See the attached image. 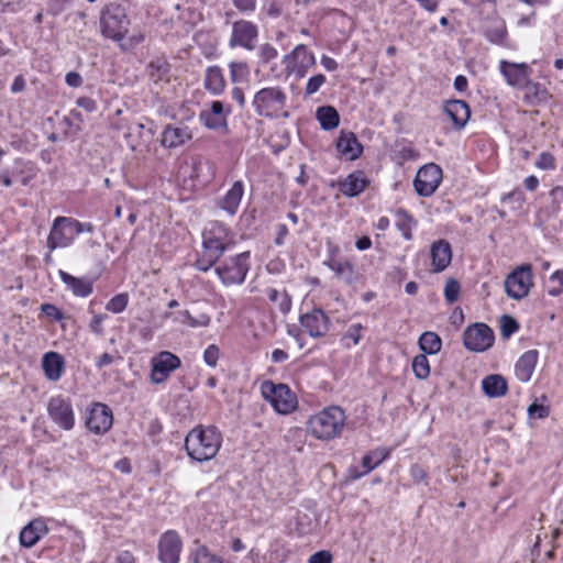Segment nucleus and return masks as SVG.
Wrapping results in <instances>:
<instances>
[{
	"instance_id": "nucleus-55",
	"label": "nucleus",
	"mask_w": 563,
	"mask_h": 563,
	"mask_svg": "<svg viewBox=\"0 0 563 563\" xmlns=\"http://www.w3.org/2000/svg\"><path fill=\"white\" fill-rule=\"evenodd\" d=\"M69 222L73 227V231H74V234H75V238L78 235V234H81V233H92L95 231V227L92 223L90 222H80L74 218H69Z\"/></svg>"
},
{
	"instance_id": "nucleus-1",
	"label": "nucleus",
	"mask_w": 563,
	"mask_h": 563,
	"mask_svg": "<svg viewBox=\"0 0 563 563\" xmlns=\"http://www.w3.org/2000/svg\"><path fill=\"white\" fill-rule=\"evenodd\" d=\"M188 457L198 463L211 461L222 445V434L213 426L198 424L185 438Z\"/></svg>"
},
{
	"instance_id": "nucleus-57",
	"label": "nucleus",
	"mask_w": 563,
	"mask_h": 563,
	"mask_svg": "<svg viewBox=\"0 0 563 563\" xmlns=\"http://www.w3.org/2000/svg\"><path fill=\"white\" fill-rule=\"evenodd\" d=\"M550 198L553 205V212L563 210V187L559 186L551 190Z\"/></svg>"
},
{
	"instance_id": "nucleus-7",
	"label": "nucleus",
	"mask_w": 563,
	"mask_h": 563,
	"mask_svg": "<svg viewBox=\"0 0 563 563\" xmlns=\"http://www.w3.org/2000/svg\"><path fill=\"white\" fill-rule=\"evenodd\" d=\"M250 269V252L232 256L216 267V273L224 285L242 284Z\"/></svg>"
},
{
	"instance_id": "nucleus-30",
	"label": "nucleus",
	"mask_w": 563,
	"mask_h": 563,
	"mask_svg": "<svg viewBox=\"0 0 563 563\" xmlns=\"http://www.w3.org/2000/svg\"><path fill=\"white\" fill-rule=\"evenodd\" d=\"M205 88L213 96H220L225 89V79L219 66H209L203 79Z\"/></svg>"
},
{
	"instance_id": "nucleus-50",
	"label": "nucleus",
	"mask_w": 563,
	"mask_h": 563,
	"mask_svg": "<svg viewBox=\"0 0 563 563\" xmlns=\"http://www.w3.org/2000/svg\"><path fill=\"white\" fill-rule=\"evenodd\" d=\"M536 167L543 169V170L554 169L555 168L554 156L549 152H542L536 161Z\"/></svg>"
},
{
	"instance_id": "nucleus-27",
	"label": "nucleus",
	"mask_w": 563,
	"mask_h": 563,
	"mask_svg": "<svg viewBox=\"0 0 563 563\" xmlns=\"http://www.w3.org/2000/svg\"><path fill=\"white\" fill-rule=\"evenodd\" d=\"M537 362H538V351L537 350H529V351L525 352L516 363V366H515L516 377L522 383L529 382L534 372Z\"/></svg>"
},
{
	"instance_id": "nucleus-38",
	"label": "nucleus",
	"mask_w": 563,
	"mask_h": 563,
	"mask_svg": "<svg viewBox=\"0 0 563 563\" xmlns=\"http://www.w3.org/2000/svg\"><path fill=\"white\" fill-rule=\"evenodd\" d=\"M194 563H229L221 555L212 552L207 545L198 544L190 553Z\"/></svg>"
},
{
	"instance_id": "nucleus-22",
	"label": "nucleus",
	"mask_w": 563,
	"mask_h": 563,
	"mask_svg": "<svg viewBox=\"0 0 563 563\" xmlns=\"http://www.w3.org/2000/svg\"><path fill=\"white\" fill-rule=\"evenodd\" d=\"M324 264L335 274L336 278L346 285H353L358 279V274L349 260H340L332 255Z\"/></svg>"
},
{
	"instance_id": "nucleus-24",
	"label": "nucleus",
	"mask_w": 563,
	"mask_h": 563,
	"mask_svg": "<svg viewBox=\"0 0 563 563\" xmlns=\"http://www.w3.org/2000/svg\"><path fill=\"white\" fill-rule=\"evenodd\" d=\"M336 150L349 161H354L361 156L363 146L353 132L341 131L336 141Z\"/></svg>"
},
{
	"instance_id": "nucleus-63",
	"label": "nucleus",
	"mask_w": 563,
	"mask_h": 563,
	"mask_svg": "<svg viewBox=\"0 0 563 563\" xmlns=\"http://www.w3.org/2000/svg\"><path fill=\"white\" fill-rule=\"evenodd\" d=\"M77 106L85 109L87 112L97 110V102L89 97H81L77 100Z\"/></svg>"
},
{
	"instance_id": "nucleus-6",
	"label": "nucleus",
	"mask_w": 563,
	"mask_h": 563,
	"mask_svg": "<svg viewBox=\"0 0 563 563\" xmlns=\"http://www.w3.org/2000/svg\"><path fill=\"white\" fill-rule=\"evenodd\" d=\"M261 394L278 413H289L297 407L296 396L285 384L265 380L261 384Z\"/></svg>"
},
{
	"instance_id": "nucleus-53",
	"label": "nucleus",
	"mask_w": 563,
	"mask_h": 563,
	"mask_svg": "<svg viewBox=\"0 0 563 563\" xmlns=\"http://www.w3.org/2000/svg\"><path fill=\"white\" fill-rule=\"evenodd\" d=\"M550 280L558 285L549 289V295L552 297L561 295L563 292V269L555 271L551 275Z\"/></svg>"
},
{
	"instance_id": "nucleus-64",
	"label": "nucleus",
	"mask_w": 563,
	"mask_h": 563,
	"mask_svg": "<svg viewBox=\"0 0 563 563\" xmlns=\"http://www.w3.org/2000/svg\"><path fill=\"white\" fill-rule=\"evenodd\" d=\"M363 325L361 323H354L350 325L347 330V336L353 340V343L356 345L361 340V331Z\"/></svg>"
},
{
	"instance_id": "nucleus-26",
	"label": "nucleus",
	"mask_w": 563,
	"mask_h": 563,
	"mask_svg": "<svg viewBox=\"0 0 563 563\" xmlns=\"http://www.w3.org/2000/svg\"><path fill=\"white\" fill-rule=\"evenodd\" d=\"M445 113L450 117L455 129L465 126L471 117L468 104L463 100H450L444 106Z\"/></svg>"
},
{
	"instance_id": "nucleus-45",
	"label": "nucleus",
	"mask_w": 563,
	"mask_h": 563,
	"mask_svg": "<svg viewBox=\"0 0 563 563\" xmlns=\"http://www.w3.org/2000/svg\"><path fill=\"white\" fill-rule=\"evenodd\" d=\"M412 371L419 379H424L430 375V364L426 354H419L413 357Z\"/></svg>"
},
{
	"instance_id": "nucleus-3",
	"label": "nucleus",
	"mask_w": 563,
	"mask_h": 563,
	"mask_svg": "<svg viewBox=\"0 0 563 563\" xmlns=\"http://www.w3.org/2000/svg\"><path fill=\"white\" fill-rule=\"evenodd\" d=\"M345 419V413L340 407L330 406L310 417L308 429L317 439L331 440L340 435Z\"/></svg>"
},
{
	"instance_id": "nucleus-21",
	"label": "nucleus",
	"mask_w": 563,
	"mask_h": 563,
	"mask_svg": "<svg viewBox=\"0 0 563 563\" xmlns=\"http://www.w3.org/2000/svg\"><path fill=\"white\" fill-rule=\"evenodd\" d=\"M231 110L224 109L221 101H212L209 109L200 112L199 119L202 124L212 130L221 129L227 126V118Z\"/></svg>"
},
{
	"instance_id": "nucleus-18",
	"label": "nucleus",
	"mask_w": 563,
	"mask_h": 563,
	"mask_svg": "<svg viewBox=\"0 0 563 563\" xmlns=\"http://www.w3.org/2000/svg\"><path fill=\"white\" fill-rule=\"evenodd\" d=\"M113 422L111 409L104 404H95L87 418V428L97 434L107 432Z\"/></svg>"
},
{
	"instance_id": "nucleus-13",
	"label": "nucleus",
	"mask_w": 563,
	"mask_h": 563,
	"mask_svg": "<svg viewBox=\"0 0 563 563\" xmlns=\"http://www.w3.org/2000/svg\"><path fill=\"white\" fill-rule=\"evenodd\" d=\"M75 240L73 227L67 217H57L52 224L46 246L53 252L57 247H67Z\"/></svg>"
},
{
	"instance_id": "nucleus-51",
	"label": "nucleus",
	"mask_w": 563,
	"mask_h": 563,
	"mask_svg": "<svg viewBox=\"0 0 563 563\" xmlns=\"http://www.w3.org/2000/svg\"><path fill=\"white\" fill-rule=\"evenodd\" d=\"M519 329L517 321L510 316H504L501 318L500 332L505 338H509Z\"/></svg>"
},
{
	"instance_id": "nucleus-37",
	"label": "nucleus",
	"mask_w": 563,
	"mask_h": 563,
	"mask_svg": "<svg viewBox=\"0 0 563 563\" xmlns=\"http://www.w3.org/2000/svg\"><path fill=\"white\" fill-rule=\"evenodd\" d=\"M485 394L492 398L501 397L507 393V382L501 375H489L482 380Z\"/></svg>"
},
{
	"instance_id": "nucleus-12",
	"label": "nucleus",
	"mask_w": 563,
	"mask_h": 563,
	"mask_svg": "<svg viewBox=\"0 0 563 563\" xmlns=\"http://www.w3.org/2000/svg\"><path fill=\"white\" fill-rule=\"evenodd\" d=\"M258 37V27L256 24L245 20L235 21L232 25V34L229 40L230 47H243L247 51L255 48Z\"/></svg>"
},
{
	"instance_id": "nucleus-10",
	"label": "nucleus",
	"mask_w": 563,
	"mask_h": 563,
	"mask_svg": "<svg viewBox=\"0 0 563 563\" xmlns=\"http://www.w3.org/2000/svg\"><path fill=\"white\" fill-rule=\"evenodd\" d=\"M441 180V167L434 163H430L418 170L413 186L419 196L429 197L438 189Z\"/></svg>"
},
{
	"instance_id": "nucleus-4",
	"label": "nucleus",
	"mask_w": 563,
	"mask_h": 563,
	"mask_svg": "<svg viewBox=\"0 0 563 563\" xmlns=\"http://www.w3.org/2000/svg\"><path fill=\"white\" fill-rule=\"evenodd\" d=\"M287 95L279 86L264 87L255 92L252 106L260 117L277 119L288 117Z\"/></svg>"
},
{
	"instance_id": "nucleus-44",
	"label": "nucleus",
	"mask_w": 563,
	"mask_h": 563,
	"mask_svg": "<svg viewBox=\"0 0 563 563\" xmlns=\"http://www.w3.org/2000/svg\"><path fill=\"white\" fill-rule=\"evenodd\" d=\"M230 79L233 84L246 81L250 69L244 62H231L229 64Z\"/></svg>"
},
{
	"instance_id": "nucleus-48",
	"label": "nucleus",
	"mask_w": 563,
	"mask_h": 563,
	"mask_svg": "<svg viewBox=\"0 0 563 563\" xmlns=\"http://www.w3.org/2000/svg\"><path fill=\"white\" fill-rule=\"evenodd\" d=\"M460 295V284L455 279H449L444 287V297L449 303L457 300Z\"/></svg>"
},
{
	"instance_id": "nucleus-31",
	"label": "nucleus",
	"mask_w": 563,
	"mask_h": 563,
	"mask_svg": "<svg viewBox=\"0 0 563 563\" xmlns=\"http://www.w3.org/2000/svg\"><path fill=\"white\" fill-rule=\"evenodd\" d=\"M244 195V184L242 180L233 183L225 196L220 201V207L230 216H234L239 209L240 202Z\"/></svg>"
},
{
	"instance_id": "nucleus-47",
	"label": "nucleus",
	"mask_w": 563,
	"mask_h": 563,
	"mask_svg": "<svg viewBox=\"0 0 563 563\" xmlns=\"http://www.w3.org/2000/svg\"><path fill=\"white\" fill-rule=\"evenodd\" d=\"M506 35L507 30L504 21L498 22L487 30V37L493 43H501Z\"/></svg>"
},
{
	"instance_id": "nucleus-39",
	"label": "nucleus",
	"mask_w": 563,
	"mask_h": 563,
	"mask_svg": "<svg viewBox=\"0 0 563 563\" xmlns=\"http://www.w3.org/2000/svg\"><path fill=\"white\" fill-rule=\"evenodd\" d=\"M317 119L323 130H333L340 123V115L335 108L323 106L317 110Z\"/></svg>"
},
{
	"instance_id": "nucleus-56",
	"label": "nucleus",
	"mask_w": 563,
	"mask_h": 563,
	"mask_svg": "<svg viewBox=\"0 0 563 563\" xmlns=\"http://www.w3.org/2000/svg\"><path fill=\"white\" fill-rule=\"evenodd\" d=\"M409 474H410V477H411L413 484H420L422 482L428 484L427 483L428 474L422 466H420L418 464L411 465L410 470H409Z\"/></svg>"
},
{
	"instance_id": "nucleus-19",
	"label": "nucleus",
	"mask_w": 563,
	"mask_h": 563,
	"mask_svg": "<svg viewBox=\"0 0 563 563\" xmlns=\"http://www.w3.org/2000/svg\"><path fill=\"white\" fill-rule=\"evenodd\" d=\"M499 70L509 86L518 88H521L529 80L531 74V68L528 64H517L505 59L500 60Z\"/></svg>"
},
{
	"instance_id": "nucleus-49",
	"label": "nucleus",
	"mask_w": 563,
	"mask_h": 563,
	"mask_svg": "<svg viewBox=\"0 0 563 563\" xmlns=\"http://www.w3.org/2000/svg\"><path fill=\"white\" fill-rule=\"evenodd\" d=\"M277 49L269 43H264L258 47V56L263 64H267L277 57Z\"/></svg>"
},
{
	"instance_id": "nucleus-16",
	"label": "nucleus",
	"mask_w": 563,
	"mask_h": 563,
	"mask_svg": "<svg viewBox=\"0 0 563 563\" xmlns=\"http://www.w3.org/2000/svg\"><path fill=\"white\" fill-rule=\"evenodd\" d=\"M156 132V125L153 121L147 123L137 122L129 126L128 132L124 133V139L128 146L132 151H136L141 145L148 144Z\"/></svg>"
},
{
	"instance_id": "nucleus-54",
	"label": "nucleus",
	"mask_w": 563,
	"mask_h": 563,
	"mask_svg": "<svg viewBox=\"0 0 563 563\" xmlns=\"http://www.w3.org/2000/svg\"><path fill=\"white\" fill-rule=\"evenodd\" d=\"M220 355L219 347L214 344L209 345L203 352V360L207 365L214 367Z\"/></svg>"
},
{
	"instance_id": "nucleus-33",
	"label": "nucleus",
	"mask_w": 563,
	"mask_h": 563,
	"mask_svg": "<svg viewBox=\"0 0 563 563\" xmlns=\"http://www.w3.org/2000/svg\"><path fill=\"white\" fill-rule=\"evenodd\" d=\"M42 366L45 376L49 380L56 382L62 377L65 361L60 354L56 352H48L43 356Z\"/></svg>"
},
{
	"instance_id": "nucleus-17",
	"label": "nucleus",
	"mask_w": 563,
	"mask_h": 563,
	"mask_svg": "<svg viewBox=\"0 0 563 563\" xmlns=\"http://www.w3.org/2000/svg\"><path fill=\"white\" fill-rule=\"evenodd\" d=\"M300 324L312 338L324 336L330 327V318L321 309H313L300 317Z\"/></svg>"
},
{
	"instance_id": "nucleus-60",
	"label": "nucleus",
	"mask_w": 563,
	"mask_h": 563,
	"mask_svg": "<svg viewBox=\"0 0 563 563\" xmlns=\"http://www.w3.org/2000/svg\"><path fill=\"white\" fill-rule=\"evenodd\" d=\"M309 563H332V555L329 551H319L310 556Z\"/></svg>"
},
{
	"instance_id": "nucleus-32",
	"label": "nucleus",
	"mask_w": 563,
	"mask_h": 563,
	"mask_svg": "<svg viewBox=\"0 0 563 563\" xmlns=\"http://www.w3.org/2000/svg\"><path fill=\"white\" fill-rule=\"evenodd\" d=\"M59 277L77 297H88L93 290V285L90 279L78 278L64 271H59Z\"/></svg>"
},
{
	"instance_id": "nucleus-36",
	"label": "nucleus",
	"mask_w": 563,
	"mask_h": 563,
	"mask_svg": "<svg viewBox=\"0 0 563 563\" xmlns=\"http://www.w3.org/2000/svg\"><path fill=\"white\" fill-rule=\"evenodd\" d=\"M170 65L165 58H155L147 65V74L154 84L169 81Z\"/></svg>"
},
{
	"instance_id": "nucleus-5",
	"label": "nucleus",
	"mask_w": 563,
	"mask_h": 563,
	"mask_svg": "<svg viewBox=\"0 0 563 563\" xmlns=\"http://www.w3.org/2000/svg\"><path fill=\"white\" fill-rule=\"evenodd\" d=\"M130 20L124 9L114 3L107 4L100 13V31L102 36L121 42L129 30Z\"/></svg>"
},
{
	"instance_id": "nucleus-15",
	"label": "nucleus",
	"mask_w": 563,
	"mask_h": 563,
	"mask_svg": "<svg viewBox=\"0 0 563 563\" xmlns=\"http://www.w3.org/2000/svg\"><path fill=\"white\" fill-rule=\"evenodd\" d=\"M183 541L175 530H168L162 534L158 541V560L162 563H178Z\"/></svg>"
},
{
	"instance_id": "nucleus-2",
	"label": "nucleus",
	"mask_w": 563,
	"mask_h": 563,
	"mask_svg": "<svg viewBox=\"0 0 563 563\" xmlns=\"http://www.w3.org/2000/svg\"><path fill=\"white\" fill-rule=\"evenodd\" d=\"M232 246L227 230L222 225L203 234L202 251L199 253L195 266L201 272L209 271L222 254Z\"/></svg>"
},
{
	"instance_id": "nucleus-8",
	"label": "nucleus",
	"mask_w": 563,
	"mask_h": 563,
	"mask_svg": "<svg viewBox=\"0 0 563 563\" xmlns=\"http://www.w3.org/2000/svg\"><path fill=\"white\" fill-rule=\"evenodd\" d=\"M505 291L508 297L520 300L528 296L533 286L531 265L525 264L514 269L505 279Z\"/></svg>"
},
{
	"instance_id": "nucleus-25",
	"label": "nucleus",
	"mask_w": 563,
	"mask_h": 563,
	"mask_svg": "<svg viewBox=\"0 0 563 563\" xmlns=\"http://www.w3.org/2000/svg\"><path fill=\"white\" fill-rule=\"evenodd\" d=\"M431 258L433 272H442L444 271L452 260V250L451 245L445 240H438L431 245Z\"/></svg>"
},
{
	"instance_id": "nucleus-9",
	"label": "nucleus",
	"mask_w": 563,
	"mask_h": 563,
	"mask_svg": "<svg viewBox=\"0 0 563 563\" xmlns=\"http://www.w3.org/2000/svg\"><path fill=\"white\" fill-rule=\"evenodd\" d=\"M180 365L181 361L176 354L169 351L157 353L151 360V382L156 385L165 383Z\"/></svg>"
},
{
	"instance_id": "nucleus-40",
	"label": "nucleus",
	"mask_w": 563,
	"mask_h": 563,
	"mask_svg": "<svg viewBox=\"0 0 563 563\" xmlns=\"http://www.w3.org/2000/svg\"><path fill=\"white\" fill-rule=\"evenodd\" d=\"M396 227L406 240L412 239V228L416 224L413 218L404 209H398L395 213Z\"/></svg>"
},
{
	"instance_id": "nucleus-14",
	"label": "nucleus",
	"mask_w": 563,
	"mask_h": 563,
	"mask_svg": "<svg viewBox=\"0 0 563 563\" xmlns=\"http://www.w3.org/2000/svg\"><path fill=\"white\" fill-rule=\"evenodd\" d=\"M52 420L64 430H70L75 424V417L71 404L62 396L51 398L47 406Z\"/></svg>"
},
{
	"instance_id": "nucleus-20",
	"label": "nucleus",
	"mask_w": 563,
	"mask_h": 563,
	"mask_svg": "<svg viewBox=\"0 0 563 563\" xmlns=\"http://www.w3.org/2000/svg\"><path fill=\"white\" fill-rule=\"evenodd\" d=\"M192 139L191 130L184 124H167L161 135V145L164 148H176Z\"/></svg>"
},
{
	"instance_id": "nucleus-61",
	"label": "nucleus",
	"mask_w": 563,
	"mask_h": 563,
	"mask_svg": "<svg viewBox=\"0 0 563 563\" xmlns=\"http://www.w3.org/2000/svg\"><path fill=\"white\" fill-rule=\"evenodd\" d=\"M41 310L47 316L52 317L55 320H60L63 318L62 311L52 303H44L41 307Z\"/></svg>"
},
{
	"instance_id": "nucleus-46",
	"label": "nucleus",
	"mask_w": 563,
	"mask_h": 563,
	"mask_svg": "<svg viewBox=\"0 0 563 563\" xmlns=\"http://www.w3.org/2000/svg\"><path fill=\"white\" fill-rule=\"evenodd\" d=\"M129 303V295L126 292L118 294L112 297L106 305V309L113 313H121Z\"/></svg>"
},
{
	"instance_id": "nucleus-58",
	"label": "nucleus",
	"mask_w": 563,
	"mask_h": 563,
	"mask_svg": "<svg viewBox=\"0 0 563 563\" xmlns=\"http://www.w3.org/2000/svg\"><path fill=\"white\" fill-rule=\"evenodd\" d=\"M528 413L530 417L543 419L549 416L550 410L547 406L533 402L529 406Z\"/></svg>"
},
{
	"instance_id": "nucleus-35",
	"label": "nucleus",
	"mask_w": 563,
	"mask_h": 563,
	"mask_svg": "<svg viewBox=\"0 0 563 563\" xmlns=\"http://www.w3.org/2000/svg\"><path fill=\"white\" fill-rule=\"evenodd\" d=\"M164 318H173L174 322L186 324L190 328L207 327L210 322V318L207 314H200L196 318L188 310H179L175 313L165 312Z\"/></svg>"
},
{
	"instance_id": "nucleus-59",
	"label": "nucleus",
	"mask_w": 563,
	"mask_h": 563,
	"mask_svg": "<svg viewBox=\"0 0 563 563\" xmlns=\"http://www.w3.org/2000/svg\"><path fill=\"white\" fill-rule=\"evenodd\" d=\"M106 318H107L106 314H95L89 323L90 331L97 335H102L103 334L102 322L104 321Z\"/></svg>"
},
{
	"instance_id": "nucleus-23",
	"label": "nucleus",
	"mask_w": 563,
	"mask_h": 563,
	"mask_svg": "<svg viewBox=\"0 0 563 563\" xmlns=\"http://www.w3.org/2000/svg\"><path fill=\"white\" fill-rule=\"evenodd\" d=\"M48 532L46 522L41 519L30 521L20 532V544L24 548H32L42 537Z\"/></svg>"
},
{
	"instance_id": "nucleus-62",
	"label": "nucleus",
	"mask_w": 563,
	"mask_h": 563,
	"mask_svg": "<svg viewBox=\"0 0 563 563\" xmlns=\"http://www.w3.org/2000/svg\"><path fill=\"white\" fill-rule=\"evenodd\" d=\"M65 81L69 87H80L82 85V77L79 73L76 71H69L65 76Z\"/></svg>"
},
{
	"instance_id": "nucleus-42",
	"label": "nucleus",
	"mask_w": 563,
	"mask_h": 563,
	"mask_svg": "<svg viewBox=\"0 0 563 563\" xmlns=\"http://www.w3.org/2000/svg\"><path fill=\"white\" fill-rule=\"evenodd\" d=\"M266 295L268 299L278 307L282 313L286 314L289 312L291 308V298L285 290L279 291L275 288H267Z\"/></svg>"
},
{
	"instance_id": "nucleus-34",
	"label": "nucleus",
	"mask_w": 563,
	"mask_h": 563,
	"mask_svg": "<svg viewBox=\"0 0 563 563\" xmlns=\"http://www.w3.org/2000/svg\"><path fill=\"white\" fill-rule=\"evenodd\" d=\"M521 88L525 90L523 99L530 106H539L547 102L550 97L547 88L539 82L528 80Z\"/></svg>"
},
{
	"instance_id": "nucleus-28",
	"label": "nucleus",
	"mask_w": 563,
	"mask_h": 563,
	"mask_svg": "<svg viewBox=\"0 0 563 563\" xmlns=\"http://www.w3.org/2000/svg\"><path fill=\"white\" fill-rule=\"evenodd\" d=\"M389 456V450L385 448H379L371 451L362 459V467L363 472H356L351 470V477L353 479H358L362 476L368 474L371 471L376 468L380 463H383Z\"/></svg>"
},
{
	"instance_id": "nucleus-11",
	"label": "nucleus",
	"mask_w": 563,
	"mask_h": 563,
	"mask_svg": "<svg viewBox=\"0 0 563 563\" xmlns=\"http://www.w3.org/2000/svg\"><path fill=\"white\" fill-rule=\"evenodd\" d=\"M463 343L470 351L483 352L493 345L494 333L485 323H475L464 331Z\"/></svg>"
},
{
	"instance_id": "nucleus-43",
	"label": "nucleus",
	"mask_w": 563,
	"mask_h": 563,
	"mask_svg": "<svg viewBox=\"0 0 563 563\" xmlns=\"http://www.w3.org/2000/svg\"><path fill=\"white\" fill-rule=\"evenodd\" d=\"M292 58L300 64H302L303 67H310L316 64L314 55L309 52L303 44L297 45L294 51L286 56V59Z\"/></svg>"
},
{
	"instance_id": "nucleus-29",
	"label": "nucleus",
	"mask_w": 563,
	"mask_h": 563,
	"mask_svg": "<svg viewBox=\"0 0 563 563\" xmlns=\"http://www.w3.org/2000/svg\"><path fill=\"white\" fill-rule=\"evenodd\" d=\"M339 190L346 197L360 195L367 186V179L362 172L350 174L344 180L339 183Z\"/></svg>"
},
{
	"instance_id": "nucleus-52",
	"label": "nucleus",
	"mask_w": 563,
	"mask_h": 563,
	"mask_svg": "<svg viewBox=\"0 0 563 563\" xmlns=\"http://www.w3.org/2000/svg\"><path fill=\"white\" fill-rule=\"evenodd\" d=\"M324 82L325 76L322 74H318L310 77L305 89L306 96H312L313 93H316Z\"/></svg>"
},
{
	"instance_id": "nucleus-41",
	"label": "nucleus",
	"mask_w": 563,
	"mask_h": 563,
	"mask_svg": "<svg viewBox=\"0 0 563 563\" xmlns=\"http://www.w3.org/2000/svg\"><path fill=\"white\" fill-rule=\"evenodd\" d=\"M419 346L424 353L433 355L441 350L442 342L437 333L427 331L421 334Z\"/></svg>"
}]
</instances>
